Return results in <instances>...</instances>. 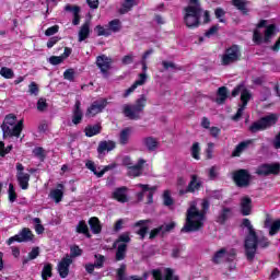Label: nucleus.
<instances>
[{"mask_svg": "<svg viewBox=\"0 0 280 280\" xmlns=\"http://www.w3.org/2000/svg\"><path fill=\"white\" fill-rule=\"evenodd\" d=\"M209 210V200L197 199L190 202V207L186 212V223L182 229V233H192L200 231L205 224V215Z\"/></svg>", "mask_w": 280, "mask_h": 280, "instance_id": "f257e3e1", "label": "nucleus"}, {"mask_svg": "<svg viewBox=\"0 0 280 280\" xmlns=\"http://www.w3.org/2000/svg\"><path fill=\"white\" fill-rule=\"evenodd\" d=\"M243 226L247 229L248 234L245 238V253L247 259L252 260L255 259V254L257 253V246H260V248H268L270 246V242L268 238L265 237L261 232H256L255 228H253V223H250V220L244 219L243 220Z\"/></svg>", "mask_w": 280, "mask_h": 280, "instance_id": "f03ea898", "label": "nucleus"}, {"mask_svg": "<svg viewBox=\"0 0 280 280\" xmlns=\"http://www.w3.org/2000/svg\"><path fill=\"white\" fill-rule=\"evenodd\" d=\"M266 20H261L254 31L253 40L256 45L261 43H270L277 36V26L275 24L266 26Z\"/></svg>", "mask_w": 280, "mask_h": 280, "instance_id": "7ed1b4c3", "label": "nucleus"}, {"mask_svg": "<svg viewBox=\"0 0 280 280\" xmlns=\"http://www.w3.org/2000/svg\"><path fill=\"white\" fill-rule=\"evenodd\" d=\"M189 5L184 8V22L188 27H198L200 25V16H202V8L199 0H189Z\"/></svg>", "mask_w": 280, "mask_h": 280, "instance_id": "20e7f679", "label": "nucleus"}, {"mask_svg": "<svg viewBox=\"0 0 280 280\" xmlns=\"http://www.w3.org/2000/svg\"><path fill=\"white\" fill-rule=\"evenodd\" d=\"M1 128L5 137H21V132H23V119L16 121V116L9 114L5 116Z\"/></svg>", "mask_w": 280, "mask_h": 280, "instance_id": "39448f33", "label": "nucleus"}, {"mask_svg": "<svg viewBox=\"0 0 280 280\" xmlns=\"http://www.w3.org/2000/svg\"><path fill=\"white\" fill-rule=\"evenodd\" d=\"M145 104H148V97L145 95H141L133 105H122V113L125 117H128V119H140L141 113H143V109L145 108Z\"/></svg>", "mask_w": 280, "mask_h": 280, "instance_id": "423d86ee", "label": "nucleus"}, {"mask_svg": "<svg viewBox=\"0 0 280 280\" xmlns=\"http://www.w3.org/2000/svg\"><path fill=\"white\" fill-rule=\"evenodd\" d=\"M241 93V102L242 105H240L236 114L232 117L234 121H240L242 119V115H244V110H246V106H248V102H250V91L246 90L244 85H238L232 91V97H237V95Z\"/></svg>", "mask_w": 280, "mask_h": 280, "instance_id": "0eeeda50", "label": "nucleus"}, {"mask_svg": "<svg viewBox=\"0 0 280 280\" xmlns=\"http://www.w3.org/2000/svg\"><path fill=\"white\" fill-rule=\"evenodd\" d=\"M241 59L242 50L240 49V46L233 45L221 55V65L223 67H229V65H234V62H238Z\"/></svg>", "mask_w": 280, "mask_h": 280, "instance_id": "6e6552de", "label": "nucleus"}, {"mask_svg": "<svg viewBox=\"0 0 280 280\" xmlns=\"http://www.w3.org/2000/svg\"><path fill=\"white\" fill-rule=\"evenodd\" d=\"M279 119V116L276 114H270L260 118L258 121L254 122L249 130L250 132H259V130H266V128H270V126H275Z\"/></svg>", "mask_w": 280, "mask_h": 280, "instance_id": "1a4fd4ad", "label": "nucleus"}, {"mask_svg": "<svg viewBox=\"0 0 280 280\" xmlns=\"http://www.w3.org/2000/svg\"><path fill=\"white\" fill-rule=\"evenodd\" d=\"M108 105V101L106 98H101L98 101H94L86 109L85 117H95V115H100L102 110L106 108Z\"/></svg>", "mask_w": 280, "mask_h": 280, "instance_id": "9d476101", "label": "nucleus"}, {"mask_svg": "<svg viewBox=\"0 0 280 280\" xmlns=\"http://www.w3.org/2000/svg\"><path fill=\"white\" fill-rule=\"evenodd\" d=\"M235 259V249L226 250V248H221L215 252L212 257L213 264H222V261H233Z\"/></svg>", "mask_w": 280, "mask_h": 280, "instance_id": "9b49d317", "label": "nucleus"}, {"mask_svg": "<svg viewBox=\"0 0 280 280\" xmlns=\"http://www.w3.org/2000/svg\"><path fill=\"white\" fill-rule=\"evenodd\" d=\"M279 172H280L279 163L261 164L256 170V174H258V176H270V175L277 176Z\"/></svg>", "mask_w": 280, "mask_h": 280, "instance_id": "f8f14e48", "label": "nucleus"}, {"mask_svg": "<svg viewBox=\"0 0 280 280\" xmlns=\"http://www.w3.org/2000/svg\"><path fill=\"white\" fill-rule=\"evenodd\" d=\"M32 240H34V233L28 228H24L19 234L10 237L7 244L11 246L14 242H32Z\"/></svg>", "mask_w": 280, "mask_h": 280, "instance_id": "ddd939ff", "label": "nucleus"}, {"mask_svg": "<svg viewBox=\"0 0 280 280\" xmlns=\"http://www.w3.org/2000/svg\"><path fill=\"white\" fill-rule=\"evenodd\" d=\"M233 179L237 187H248L250 185V174L246 170L236 171Z\"/></svg>", "mask_w": 280, "mask_h": 280, "instance_id": "4468645a", "label": "nucleus"}, {"mask_svg": "<svg viewBox=\"0 0 280 280\" xmlns=\"http://www.w3.org/2000/svg\"><path fill=\"white\" fill-rule=\"evenodd\" d=\"M152 276L154 280H178V278L174 276V270L171 268H165L163 271L161 269H154Z\"/></svg>", "mask_w": 280, "mask_h": 280, "instance_id": "2eb2a0df", "label": "nucleus"}, {"mask_svg": "<svg viewBox=\"0 0 280 280\" xmlns=\"http://www.w3.org/2000/svg\"><path fill=\"white\" fill-rule=\"evenodd\" d=\"M202 187V180L198 177V175H191V180L188 184L186 189H180L179 195L185 196V194H194L195 191H198Z\"/></svg>", "mask_w": 280, "mask_h": 280, "instance_id": "dca6fc26", "label": "nucleus"}, {"mask_svg": "<svg viewBox=\"0 0 280 280\" xmlns=\"http://www.w3.org/2000/svg\"><path fill=\"white\" fill-rule=\"evenodd\" d=\"M138 187L142 189L140 194H138V200H143L145 192H148L147 205H152L154 202V192L156 191V187H150L149 185L139 184Z\"/></svg>", "mask_w": 280, "mask_h": 280, "instance_id": "f3484780", "label": "nucleus"}, {"mask_svg": "<svg viewBox=\"0 0 280 280\" xmlns=\"http://www.w3.org/2000/svg\"><path fill=\"white\" fill-rule=\"evenodd\" d=\"M71 264H73V259H71V256H66L58 264V272L61 279H67V277H69V266H71Z\"/></svg>", "mask_w": 280, "mask_h": 280, "instance_id": "a211bd4d", "label": "nucleus"}, {"mask_svg": "<svg viewBox=\"0 0 280 280\" xmlns=\"http://www.w3.org/2000/svg\"><path fill=\"white\" fill-rule=\"evenodd\" d=\"M143 165H145V160L139 159L138 163L133 166H129L128 175L137 178V176H141L143 174Z\"/></svg>", "mask_w": 280, "mask_h": 280, "instance_id": "6ab92c4d", "label": "nucleus"}, {"mask_svg": "<svg viewBox=\"0 0 280 280\" xmlns=\"http://www.w3.org/2000/svg\"><path fill=\"white\" fill-rule=\"evenodd\" d=\"M85 167L88 170H90V172H93V174H95V176H97V178H102V176H104V174H106V172H108V170H113L112 165H107L104 168H102L101 171H97V167H95V162H93V161H88L85 163Z\"/></svg>", "mask_w": 280, "mask_h": 280, "instance_id": "aec40b11", "label": "nucleus"}, {"mask_svg": "<svg viewBox=\"0 0 280 280\" xmlns=\"http://www.w3.org/2000/svg\"><path fill=\"white\" fill-rule=\"evenodd\" d=\"M113 59L106 57L105 55L98 56L96 59V65L101 69L102 73H107L108 69H110V65Z\"/></svg>", "mask_w": 280, "mask_h": 280, "instance_id": "412c9836", "label": "nucleus"}, {"mask_svg": "<svg viewBox=\"0 0 280 280\" xmlns=\"http://www.w3.org/2000/svg\"><path fill=\"white\" fill-rule=\"evenodd\" d=\"M142 145L145 147L149 152H156V150H159V139L145 137L142 139Z\"/></svg>", "mask_w": 280, "mask_h": 280, "instance_id": "4be33fe9", "label": "nucleus"}, {"mask_svg": "<svg viewBox=\"0 0 280 280\" xmlns=\"http://www.w3.org/2000/svg\"><path fill=\"white\" fill-rule=\"evenodd\" d=\"M65 196V185L58 184L56 189H52L49 194V198L55 200V202H62V198Z\"/></svg>", "mask_w": 280, "mask_h": 280, "instance_id": "5701e85b", "label": "nucleus"}, {"mask_svg": "<svg viewBox=\"0 0 280 280\" xmlns=\"http://www.w3.org/2000/svg\"><path fill=\"white\" fill-rule=\"evenodd\" d=\"M145 80H148V75L145 73H140L139 80H137L129 89L126 90L124 97H128L131 93H135V90L138 86H143V84H145Z\"/></svg>", "mask_w": 280, "mask_h": 280, "instance_id": "b1692460", "label": "nucleus"}, {"mask_svg": "<svg viewBox=\"0 0 280 280\" xmlns=\"http://www.w3.org/2000/svg\"><path fill=\"white\" fill-rule=\"evenodd\" d=\"M250 211H253V200L249 197H243L241 199V213L250 215Z\"/></svg>", "mask_w": 280, "mask_h": 280, "instance_id": "393cba45", "label": "nucleus"}, {"mask_svg": "<svg viewBox=\"0 0 280 280\" xmlns=\"http://www.w3.org/2000/svg\"><path fill=\"white\" fill-rule=\"evenodd\" d=\"M265 226H269V235H277L280 231V219L272 222L270 217H268L265 221Z\"/></svg>", "mask_w": 280, "mask_h": 280, "instance_id": "a878e982", "label": "nucleus"}, {"mask_svg": "<svg viewBox=\"0 0 280 280\" xmlns=\"http://www.w3.org/2000/svg\"><path fill=\"white\" fill-rule=\"evenodd\" d=\"M130 137H132V127H127L122 129L119 133L120 145H128L130 142Z\"/></svg>", "mask_w": 280, "mask_h": 280, "instance_id": "bb28decb", "label": "nucleus"}, {"mask_svg": "<svg viewBox=\"0 0 280 280\" xmlns=\"http://www.w3.org/2000/svg\"><path fill=\"white\" fill-rule=\"evenodd\" d=\"M91 36V22H85L79 30V43L86 40Z\"/></svg>", "mask_w": 280, "mask_h": 280, "instance_id": "cd10ccee", "label": "nucleus"}, {"mask_svg": "<svg viewBox=\"0 0 280 280\" xmlns=\"http://www.w3.org/2000/svg\"><path fill=\"white\" fill-rule=\"evenodd\" d=\"M80 106H82V104L80 103V101H77L74 104V109L72 115V124H74V126H78V124L82 121L83 114Z\"/></svg>", "mask_w": 280, "mask_h": 280, "instance_id": "c85d7f7f", "label": "nucleus"}, {"mask_svg": "<svg viewBox=\"0 0 280 280\" xmlns=\"http://www.w3.org/2000/svg\"><path fill=\"white\" fill-rule=\"evenodd\" d=\"M18 183L21 189H28L30 187V174L24 172H19L16 174Z\"/></svg>", "mask_w": 280, "mask_h": 280, "instance_id": "c756f323", "label": "nucleus"}, {"mask_svg": "<svg viewBox=\"0 0 280 280\" xmlns=\"http://www.w3.org/2000/svg\"><path fill=\"white\" fill-rule=\"evenodd\" d=\"M114 248H117L116 250V261H122V259H126V250H128V245L126 243H121L118 245H115Z\"/></svg>", "mask_w": 280, "mask_h": 280, "instance_id": "7c9ffc66", "label": "nucleus"}, {"mask_svg": "<svg viewBox=\"0 0 280 280\" xmlns=\"http://www.w3.org/2000/svg\"><path fill=\"white\" fill-rule=\"evenodd\" d=\"M113 199L118 202H128V195L126 194V188H117L113 192Z\"/></svg>", "mask_w": 280, "mask_h": 280, "instance_id": "2f4dec72", "label": "nucleus"}, {"mask_svg": "<svg viewBox=\"0 0 280 280\" xmlns=\"http://www.w3.org/2000/svg\"><path fill=\"white\" fill-rule=\"evenodd\" d=\"M90 229L94 235H97L102 233V223L100 222V219L93 217L89 220Z\"/></svg>", "mask_w": 280, "mask_h": 280, "instance_id": "473e14b6", "label": "nucleus"}, {"mask_svg": "<svg viewBox=\"0 0 280 280\" xmlns=\"http://www.w3.org/2000/svg\"><path fill=\"white\" fill-rule=\"evenodd\" d=\"M115 150V142L113 141H103L98 144L97 152L104 154V152H110Z\"/></svg>", "mask_w": 280, "mask_h": 280, "instance_id": "72a5a7b5", "label": "nucleus"}, {"mask_svg": "<svg viewBox=\"0 0 280 280\" xmlns=\"http://www.w3.org/2000/svg\"><path fill=\"white\" fill-rule=\"evenodd\" d=\"M149 222H150V220H140L135 224V226L140 228L137 233H138V235H140L141 240H143V237H145V235L148 233Z\"/></svg>", "mask_w": 280, "mask_h": 280, "instance_id": "f704fd0d", "label": "nucleus"}, {"mask_svg": "<svg viewBox=\"0 0 280 280\" xmlns=\"http://www.w3.org/2000/svg\"><path fill=\"white\" fill-rule=\"evenodd\" d=\"M250 143H253V140H246L238 143L237 147L232 152V156H241L242 152H244L248 148V145H250Z\"/></svg>", "mask_w": 280, "mask_h": 280, "instance_id": "c9c22d12", "label": "nucleus"}, {"mask_svg": "<svg viewBox=\"0 0 280 280\" xmlns=\"http://www.w3.org/2000/svg\"><path fill=\"white\" fill-rule=\"evenodd\" d=\"M101 130L102 127L100 125H89L84 129L85 137H95V135H100Z\"/></svg>", "mask_w": 280, "mask_h": 280, "instance_id": "e433bc0d", "label": "nucleus"}, {"mask_svg": "<svg viewBox=\"0 0 280 280\" xmlns=\"http://www.w3.org/2000/svg\"><path fill=\"white\" fill-rule=\"evenodd\" d=\"M229 97V91L226 90V88L222 86L219 88L218 90V94H217V104H224V102H226Z\"/></svg>", "mask_w": 280, "mask_h": 280, "instance_id": "4c0bfd02", "label": "nucleus"}, {"mask_svg": "<svg viewBox=\"0 0 280 280\" xmlns=\"http://www.w3.org/2000/svg\"><path fill=\"white\" fill-rule=\"evenodd\" d=\"M77 233H81L85 235V237H91V233L89 232V225H86L85 221H80L77 225Z\"/></svg>", "mask_w": 280, "mask_h": 280, "instance_id": "58836bf2", "label": "nucleus"}, {"mask_svg": "<svg viewBox=\"0 0 280 280\" xmlns=\"http://www.w3.org/2000/svg\"><path fill=\"white\" fill-rule=\"evenodd\" d=\"M137 1L138 0H126L119 10L120 14H126V12H130V10H132V7L137 5Z\"/></svg>", "mask_w": 280, "mask_h": 280, "instance_id": "ea45409f", "label": "nucleus"}, {"mask_svg": "<svg viewBox=\"0 0 280 280\" xmlns=\"http://www.w3.org/2000/svg\"><path fill=\"white\" fill-rule=\"evenodd\" d=\"M40 255V247H33L32 250L28 253L27 258L23 259V264H27L34 259H36Z\"/></svg>", "mask_w": 280, "mask_h": 280, "instance_id": "a19ab883", "label": "nucleus"}, {"mask_svg": "<svg viewBox=\"0 0 280 280\" xmlns=\"http://www.w3.org/2000/svg\"><path fill=\"white\" fill-rule=\"evenodd\" d=\"M107 30H109L110 34H116L121 30V21L113 20L108 23Z\"/></svg>", "mask_w": 280, "mask_h": 280, "instance_id": "79ce46f5", "label": "nucleus"}, {"mask_svg": "<svg viewBox=\"0 0 280 280\" xmlns=\"http://www.w3.org/2000/svg\"><path fill=\"white\" fill-rule=\"evenodd\" d=\"M0 75L5 78V80H12V78H14V71L8 67H2L0 70Z\"/></svg>", "mask_w": 280, "mask_h": 280, "instance_id": "37998d69", "label": "nucleus"}, {"mask_svg": "<svg viewBox=\"0 0 280 280\" xmlns=\"http://www.w3.org/2000/svg\"><path fill=\"white\" fill-rule=\"evenodd\" d=\"M128 243H130V234L122 233L119 235L118 240L114 244H115V246H117L119 244H126L128 246Z\"/></svg>", "mask_w": 280, "mask_h": 280, "instance_id": "c03bdc74", "label": "nucleus"}, {"mask_svg": "<svg viewBox=\"0 0 280 280\" xmlns=\"http://www.w3.org/2000/svg\"><path fill=\"white\" fill-rule=\"evenodd\" d=\"M94 32H96L97 36H110V30L102 25L95 26Z\"/></svg>", "mask_w": 280, "mask_h": 280, "instance_id": "a18cd8bd", "label": "nucleus"}, {"mask_svg": "<svg viewBox=\"0 0 280 280\" xmlns=\"http://www.w3.org/2000/svg\"><path fill=\"white\" fill-rule=\"evenodd\" d=\"M33 222L35 224V233H37V235H43L45 233V226H43V224H40V219L34 218Z\"/></svg>", "mask_w": 280, "mask_h": 280, "instance_id": "49530a36", "label": "nucleus"}, {"mask_svg": "<svg viewBox=\"0 0 280 280\" xmlns=\"http://www.w3.org/2000/svg\"><path fill=\"white\" fill-rule=\"evenodd\" d=\"M191 156L196 161H200V143L195 142L191 147Z\"/></svg>", "mask_w": 280, "mask_h": 280, "instance_id": "de8ad7c7", "label": "nucleus"}, {"mask_svg": "<svg viewBox=\"0 0 280 280\" xmlns=\"http://www.w3.org/2000/svg\"><path fill=\"white\" fill-rule=\"evenodd\" d=\"M229 215H231V209L224 208L218 218V222H220V224H224V222H226V219L229 218Z\"/></svg>", "mask_w": 280, "mask_h": 280, "instance_id": "09e8293b", "label": "nucleus"}, {"mask_svg": "<svg viewBox=\"0 0 280 280\" xmlns=\"http://www.w3.org/2000/svg\"><path fill=\"white\" fill-rule=\"evenodd\" d=\"M51 270H52L51 264H46L42 271V279L43 280L49 279V277H51Z\"/></svg>", "mask_w": 280, "mask_h": 280, "instance_id": "8fccbe9b", "label": "nucleus"}, {"mask_svg": "<svg viewBox=\"0 0 280 280\" xmlns=\"http://www.w3.org/2000/svg\"><path fill=\"white\" fill-rule=\"evenodd\" d=\"M175 228H176V222H174V221L161 225L162 235H165V233H170V231H173V229H175Z\"/></svg>", "mask_w": 280, "mask_h": 280, "instance_id": "3c124183", "label": "nucleus"}, {"mask_svg": "<svg viewBox=\"0 0 280 280\" xmlns=\"http://www.w3.org/2000/svg\"><path fill=\"white\" fill-rule=\"evenodd\" d=\"M163 200H164L165 207H172V205H174V199H172V196H170V190L164 191Z\"/></svg>", "mask_w": 280, "mask_h": 280, "instance_id": "603ef678", "label": "nucleus"}, {"mask_svg": "<svg viewBox=\"0 0 280 280\" xmlns=\"http://www.w3.org/2000/svg\"><path fill=\"white\" fill-rule=\"evenodd\" d=\"M65 80H68L69 82H73L75 80V71L73 69H68L63 72Z\"/></svg>", "mask_w": 280, "mask_h": 280, "instance_id": "864d4df0", "label": "nucleus"}, {"mask_svg": "<svg viewBox=\"0 0 280 280\" xmlns=\"http://www.w3.org/2000/svg\"><path fill=\"white\" fill-rule=\"evenodd\" d=\"M9 201L10 202H15L16 201V190H14V185L9 184Z\"/></svg>", "mask_w": 280, "mask_h": 280, "instance_id": "5fc2aeb1", "label": "nucleus"}, {"mask_svg": "<svg viewBox=\"0 0 280 280\" xmlns=\"http://www.w3.org/2000/svg\"><path fill=\"white\" fill-rule=\"evenodd\" d=\"M233 5L241 10V12L246 13V2L244 0H233Z\"/></svg>", "mask_w": 280, "mask_h": 280, "instance_id": "6e6d98bb", "label": "nucleus"}, {"mask_svg": "<svg viewBox=\"0 0 280 280\" xmlns=\"http://www.w3.org/2000/svg\"><path fill=\"white\" fill-rule=\"evenodd\" d=\"M50 65H61V62H65V57L61 56H51L49 58Z\"/></svg>", "mask_w": 280, "mask_h": 280, "instance_id": "4d7b16f0", "label": "nucleus"}, {"mask_svg": "<svg viewBox=\"0 0 280 280\" xmlns=\"http://www.w3.org/2000/svg\"><path fill=\"white\" fill-rule=\"evenodd\" d=\"M82 255V249L79 246H72L70 248V258L71 257H80Z\"/></svg>", "mask_w": 280, "mask_h": 280, "instance_id": "13d9d810", "label": "nucleus"}, {"mask_svg": "<svg viewBox=\"0 0 280 280\" xmlns=\"http://www.w3.org/2000/svg\"><path fill=\"white\" fill-rule=\"evenodd\" d=\"M66 12H71L72 14H80V7L67 4L65 7Z\"/></svg>", "mask_w": 280, "mask_h": 280, "instance_id": "bf43d9fd", "label": "nucleus"}, {"mask_svg": "<svg viewBox=\"0 0 280 280\" xmlns=\"http://www.w3.org/2000/svg\"><path fill=\"white\" fill-rule=\"evenodd\" d=\"M47 108V100L45 98H39L37 101V110H39L40 113H43V110H45Z\"/></svg>", "mask_w": 280, "mask_h": 280, "instance_id": "052dcab7", "label": "nucleus"}, {"mask_svg": "<svg viewBox=\"0 0 280 280\" xmlns=\"http://www.w3.org/2000/svg\"><path fill=\"white\" fill-rule=\"evenodd\" d=\"M58 30H60V27L58 25L50 26L46 30L45 35L54 36V34H58Z\"/></svg>", "mask_w": 280, "mask_h": 280, "instance_id": "680f3d73", "label": "nucleus"}, {"mask_svg": "<svg viewBox=\"0 0 280 280\" xmlns=\"http://www.w3.org/2000/svg\"><path fill=\"white\" fill-rule=\"evenodd\" d=\"M28 93L31 95H38V85L36 84V82H31V84L28 85Z\"/></svg>", "mask_w": 280, "mask_h": 280, "instance_id": "e2e57ef3", "label": "nucleus"}, {"mask_svg": "<svg viewBox=\"0 0 280 280\" xmlns=\"http://www.w3.org/2000/svg\"><path fill=\"white\" fill-rule=\"evenodd\" d=\"M33 154L38 159H45V150L40 147H37L33 150Z\"/></svg>", "mask_w": 280, "mask_h": 280, "instance_id": "0e129e2a", "label": "nucleus"}, {"mask_svg": "<svg viewBox=\"0 0 280 280\" xmlns=\"http://www.w3.org/2000/svg\"><path fill=\"white\" fill-rule=\"evenodd\" d=\"M10 150H12V147L5 148V143H3V141H0V156H5V154H8Z\"/></svg>", "mask_w": 280, "mask_h": 280, "instance_id": "69168bd1", "label": "nucleus"}, {"mask_svg": "<svg viewBox=\"0 0 280 280\" xmlns=\"http://www.w3.org/2000/svg\"><path fill=\"white\" fill-rule=\"evenodd\" d=\"M95 268H102V266H104V256L102 255H95Z\"/></svg>", "mask_w": 280, "mask_h": 280, "instance_id": "338daca9", "label": "nucleus"}, {"mask_svg": "<svg viewBox=\"0 0 280 280\" xmlns=\"http://www.w3.org/2000/svg\"><path fill=\"white\" fill-rule=\"evenodd\" d=\"M133 60H135V56H132V55H126V56L122 58L121 62H122V65H132Z\"/></svg>", "mask_w": 280, "mask_h": 280, "instance_id": "774afa93", "label": "nucleus"}]
</instances>
